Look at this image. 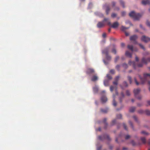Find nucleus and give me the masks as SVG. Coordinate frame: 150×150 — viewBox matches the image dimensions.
Segmentation results:
<instances>
[{
	"instance_id": "1",
	"label": "nucleus",
	"mask_w": 150,
	"mask_h": 150,
	"mask_svg": "<svg viewBox=\"0 0 150 150\" xmlns=\"http://www.w3.org/2000/svg\"><path fill=\"white\" fill-rule=\"evenodd\" d=\"M109 50V47H107L104 50L102 51V53L105 54L106 55V60L104 59L103 60V61L105 65L108 64L109 61H110L111 59V57L108 54Z\"/></svg>"
},
{
	"instance_id": "2",
	"label": "nucleus",
	"mask_w": 150,
	"mask_h": 150,
	"mask_svg": "<svg viewBox=\"0 0 150 150\" xmlns=\"http://www.w3.org/2000/svg\"><path fill=\"white\" fill-rule=\"evenodd\" d=\"M129 16L135 20H138L142 17V14L139 13H136L134 11L131 12L129 14Z\"/></svg>"
},
{
	"instance_id": "3",
	"label": "nucleus",
	"mask_w": 150,
	"mask_h": 150,
	"mask_svg": "<svg viewBox=\"0 0 150 150\" xmlns=\"http://www.w3.org/2000/svg\"><path fill=\"white\" fill-rule=\"evenodd\" d=\"M106 22L109 26L111 25V23L109 18H105L102 21L99 22L97 24V27L99 28H100L104 27L105 25L104 22Z\"/></svg>"
},
{
	"instance_id": "4",
	"label": "nucleus",
	"mask_w": 150,
	"mask_h": 150,
	"mask_svg": "<svg viewBox=\"0 0 150 150\" xmlns=\"http://www.w3.org/2000/svg\"><path fill=\"white\" fill-rule=\"evenodd\" d=\"M139 76L140 79L141 83L143 84L148 80L149 78H150V74H144L143 78H142L140 75H139Z\"/></svg>"
},
{
	"instance_id": "5",
	"label": "nucleus",
	"mask_w": 150,
	"mask_h": 150,
	"mask_svg": "<svg viewBox=\"0 0 150 150\" xmlns=\"http://www.w3.org/2000/svg\"><path fill=\"white\" fill-rule=\"evenodd\" d=\"M113 83L115 85V86H111L110 87V90L111 92H112V91L115 90V95H118V93L117 91V85L118 83L117 81H115L113 82Z\"/></svg>"
},
{
	"instance_id": "6",
	"label": "nucleus",
	"mask_w": 150,
	"mask_h": 150,
	"mask_svg": "<svg viewBox=\"0 0 150 150\" xmlns=\"http://www.w3.org/2000/svg\"><path fill=\"white\" fill-rule=\"evenodd\" d=\"M128 64L130 66L132 65L134 68L135 69H136L137 67H142L143 66V64L142 63H139L137 65L134 61H131V60L129 61Z\"/></svg>"
},
{
	"instance_id": "7",
	"label": "nucleus",
	"mask_w": 150,
	"mask_h": 150,
	"mask_svg": "<svg viewBox=\"0 0 150 150\" xmlns=\"http://www.w3.org/2000/svg\"><path fill=\"white\" fill-rule=\"evenodd\" d=\"M112 77L109 74H107L105 79L103 81V83L104 86H109V82L110 80L111 79Z\"/></svg>"
},
{
	"instance_id": "8",
	"label": "nucleus",
	"mask_w": 150,
	"mask_h": 150,
	"mask_svg": "<svg viewBox=\"0 0 150 150\" xmlns=\"http://www.w3.org/2000/svg\"><path fill=\"white\" fill-rule=\"evenodd\" d=\"M103 8L105 10V13L107 15L109 14V12L110 11V8L109 4H108L105 3L103 5Z\"/></svg>"
},
{
	"instance_id": "9",
	"label": "nucleus",
	"mask_w": 150,
	"mask_h": 150,
	"mask_svg": "<svg viewBox=\"0 0 150 150\" xmlns=\"http://www.w3.org/2000/svg\"><path fill=\"white\" fill-rule=\"evenodd\" d=\"M105 90L103 91L101 93V95H102V97L101 98V100L103 103H105L107 101V98L106 96H104V94L105 93Z\"/></svg>"
},
{
	"instance_id": "10",
	"label": "nucleus",
	"mask_w": 150,
	"mask_h": 150,
	"mask_svg": "<svg viewBox=\"0 0 150 150\" xmlns=\"http://www.w3.org/2000/svg\"><path fill=\"white\" fill-rule=\"evenodd\" d=\"M98 139L100 140H103L104 139H107L108 141H110L111 140V139L109 136L107 134H105L101 136H99L98 137Z\"/></svg>"
},
{
	"instance_id": "11",
	"label": "nucleus",
	"mask_w": 150,
	"mask_h": 150,
	"mask_svg": "<svg viewBox=\"0 0 150 150\" xmlns=\"http://www.w3.org/2000/svg\"><path fill=\"white\" fill-rule=\"evenodd\" d=\"M142 62L145 64H147L148 62H150V57L147 58L143 57L142 60Z\"/></svg>"
},
{
	"instance_id": "12",
	"label": "nucleus",
	"mask_w": 150,
	"mask_h": 150,
	"mask_svg": "<svg viewBox=\"0 0 150 150\" xmlns=\"http://www.w3.org/2000/svg\"><path fill=\"white\" fill-rule=\"evenodd\" d=\"M141 39L142 41L145 42L150 41V38L144 35H143Z\"/></svg>"
},
{
	"instance_id": "13",
	"label": "nucleus",
	"mask_w": 150,
	"mask_h": 150,
	"mask_svg": "<svg viewBox=\"0 0 150 150\" xmlns=\"http://www.w3.org/2000/svg\"><path fill=\"white\" fill-rule=\"evenodd\" d=\"M93 91L94 93H97L99 90V87L98 86L95 85L93 87Z\"/></svg>"
},
{
	"instance_id": "14",
	"label": "nucleus",
	"mask_w": 150,
	"mask_h": 150,
	"mask_svg": "<svg viewBox=\"0 0 150 150\" xmlns=\"http://www.w3.org/2000/svg\"><path fill=\"white\" fill-rule=\"evenodd\" d=\"M141 3L143 5H150V0H142Z\"/></svg>"
},
{
	"instance_id": "15",
	"label": "nucleus",
	"mask_w": 150,
	"mask_h": 150,
	"mask_svg": "<svg viewBox=\"0 0 150 150\" xmlns=\"http://www.w3.org/2000/svg\"><path fill=\"white\" fill-rule=\"evenodd\" d=\"M140 89L139 88L134 89V93L135 97H137V96L140 93Z\"/></svg>"
},
{
	"instance_id": "16",
	"label": "nucleus",
	"mask_w": 150,
	"mask_h": 150,
	"mask_svg": "<svg viewBox=\"0 0 150 150\" xmlns=\"http://www.w3.org/2000/svg\"><path fill=\"white\" fill-rule=\"evenodd\" d=\"M137 37H138L137 35H134L130 37V40L131 41H134V43H136V42L135 40L137 38Z\"/></svg>"
},
{
	"instance_id": "17",
	"label": "nucleus",
	"mask_w": 150,
	"mask_h": 150,
	"mask_svg": "<svg viewBox=\"0 0 150 150\" xmlns=\"http://www.w3.org/2000/svg\"><path fill=\"white\" fill-rule=\"evenodd\" d=\"M98 79V77L97 75H93L91 78V80L93 81H95Z\"/></svg>"
},
{
	"instance_id": "18",
	"label": "nucleus",
	"mask_w": 150,
	"mask_h": 150,
	"mask_svg": "<svg viewBox=\"0 0 150 150\" xmlns=\"http://www.w3.org/2000/svg\"><path fill=\"white\" fill-rule=\"evenodd\" d=\"M86 72L88 74H91L93 73L94 71L93 69L89 68L87 69Z\"/></svg>"
},
{
	"instance_id": "19",
	"label": "nucleus",
	"mask_w": 150,
	"mask_h": 150,
	"mask_svg": "<svg viewBox=\"0 0 150 150\" xmlns=\"http://www.w3.org/2000/svg\"><path fill=\"white\" fill-rule=\"evenodd\" d=\"M95 14L100 17H103L104 15L103 13L97 11L95 13Z\"/></svg>"
},
{
	"instance_id": "20",
	"label": "nucleus",
	"mask_w": 150,
	"mask_h": 150,
	"mask_svg": "<svg viewBox=\"0 0 150 150\" xmlns=\"http://www.w3.org/2000/svg\"><path fill=\"white\" fill-rule=\"evenodd\" d=\"M108 108H101L100 109V111L103 113H106L108 111Z\"/></svg>"
},
{
	"instance_id": "21",
	"label": "nucleus",
	"mask_w": 150,
	"mask_h": 150,
	"mask_svg": "<svg viewBox=\"0 0 150 150\" xmlns=\"http://www.w3.org/2000/svg\"><path fill=\"white\" fill-rule=\"evenodd\" d=\"M127 47L128 49L130 50L132 52L134 51H137V50L136 48L134 49L132 45H128Z\"/></svg>"
},
{
	"instance_id": "22",
	"label": "nucleus",
	"mask_w": 150,
	"mask_h": 150,
	"mask_svg": "<svg viewBox=\"0 0 150 150\" xmlns=\"http://www.w3.org/2000/svg\"><path fill=\"white\" fill-rule=\"evenodd\" d=\"M119 25V24L117 22H115L112 25L111 24V25L110 26H111V27L114 28H117L118 27Z\"/></svg>"
},
{
	"instance_id": "23",
	"label": "nucleus",
	"mask_w": 150,
	"mask_h": 150,
	"mask_svg": "<svg viewBox=\"0 0 150 150\" xmlns=\"http://www.w3.org/2000/svg\"><path fill=\"white\" fill-rule=\"evenodd\" d=\"M120 4L122 6L123 8H125V3L122 0H118Z\"/></svg>"
},
{
	"instance_id": "24",
	"label": "nucleus",
	"mask_w": 150,
	"mask_h": 150,
	"mask_svg": "<svg viewBox=\"0 0 150 150\" xmlns=\"http://www.w3.org/2000/svg\"><path fill=\"white\" fill-rule=\"evenodd\" d=\"M113 100L112 102V104L114 106H116L117 105V103L115 100V95L113 94Z\"/></svg>"
},
{
	"instance_id": "25",
	"label": "nucleus",
	"mask_w": 150,
	"mask_h": 150,
	"mask_svg": "<svg viewBox=\"0 0 150 150\" xmlns=\"http://www.w3.org/2000/svg\"><path fill=\"white\" fill-rule=\"evenodd\" d=\"M125 95L123 93H121V96L119 97V100L120 102H121L123 98H124Z\"/></svg>"
},
{
	"instance_id": "26",
	"label": "nucleus",
	"mask_w": 150,
	"mask_h": 150,
	"mask_svg": "<svg viewBox=\"0 0 150 150\" xmlns=\"http://www.w3.org/2000/svg\"><path fill=\"white\" fill-rule=\"evenodd\" d=\"M136 109V108L134 107H131L129 109V111L131 112H134Z\"/></svg>"
},
{
	"instance_id": "27",
	"label": "nucleus",
	"mask_w": 150,
	"mask_h": 150,
	"mask_svg": "<svg viewBox=\"0 0 150 150\" xmlns=\"http://www.w3.org/2000/svg\"><path fill=\"white\" fill-rule=\"evenodd\" d=\"M106 120L107 119L106 118H104L103 120V122L105 126V128H106V126L108 125V124L106 122Z\"/></svg>"
},
{
	"instance_id": "28",
	"label": "nucleus",
	"mask_w": 150,
	"mask_h": 150,
	"mask_svg": "<svg viewBox=\"0 0 150 150\" xmlns=\"http://www.w3.org/2000/svg\"><path fill=\"white\" fill-rule=\"evenodd\" d=\"M125 55H126L129 57H132V54L129 53L128 51H127L125 52Z\"/></svg>"
},
{
	"instance_id": "29",
	"label": "nucleus",
	"mask_w": 150,
	"mask_h": 150,
	"mask_svg": "<svg viewBox=\"0 0 150 150\" xmlns=\"http://www.w3.org/2000/svg\"><path fill=\"white\" fill-rule=\"evenodd\" d=\"M141 140L142 143L144 144H145L146 142V139L145 137H142L141 138Z\"/></svg>"
},
{
	"instance_id": "30",
	"label": "nucleus",
	"mask_w": 150,
	"mask_h": 150,
	"mask_svg": "<svg viewBox=\"0 0 150 150\" xmlns=\"http://www.w3.org/2000/svg\"><path fill=\"white\" fill-rule=\"evenodd\" d=\"M116 117L118 119H122V115L121 114H118L117 115Z\"/></svg>"
},
{
	"instance_id": "31",
	"label": "nucleus",
	"mask_w": 150,
	"mask_h": 150,
	"mask_svg": "<svg viewBox=\"0 0 150 150\" xmlns=\"http://www.w3.org/2000/svg\"><path fill=\"white\" fill-rule=\"evenodd\" d=\"M129 28H128V27H125L124 26H122L121 27V30L122 31H125L126 30L128 29Z\"/></svg>"
},
{
	"instance_id": "32",
	"label": "nucleus",
	"mask_w": 150,
	"mask_h": 150,
	"mask_svg": "<svg viewBox=\"0 0 150 150\" xmlns=\"http://www.w3.org/2000/svg\"><path fill=\"white\" fill-rule=\"evenodd\" d=\"M122 66L125 69H127L128 67V66L127 64L126 63H123L122 64Z\"/></svg>"
},
{
	"instance_id": "33",
	"label": "nucleus",
	"mask_w": 150,
	"mask_h": 150,
	"mask_svg": "<svg viewBox=\"0 0 150 150\" xmlns=\"http://www.w3.org/2000/svg\"><path fill=\"white\" fill-rule=\"evenodd\" d=\"M112 52L113 53H114L115 54H116L117 51L115 47H114L112 49Z\"/></svg>"
},
{
	"instance_id": "34",
	"label": "nucleus",
	"mask_w": 150,
	"mask_h": 150,
	"mask_svg": "<svg viewBox=\"0 0 150 150\" xmlns=\"http://www.w3.org/2000/svg\"><path fill=\"white\" fill-rule=\"evenodd\" d=\"M123 137V136L120 135L118 137V138H116L115 139V141L117 142H118V140H119L120 138L121 139Z\"/></svg>"
},
{
	"instance_id": "35",
	"label": "nucleus",
	"mask_w": 150,
	"mask_h": 150,
	"mask_svg": "<svg viewBox=\"0 0 150 150\" xmlns=\"http://www.w3.org/2000/svg\"><path fill=\"white\" fill-rule=\"evenodd\" d=\"M126 95L127 96H129L131 95V93L129 90H127L126 91Z\"/></svg>"
},
{
	"instance_id": "36",
	"label": "nucleus",
	"mask_w": 150,
	"mask_h": 150,
	"mask_svg": "<svg viewBox=\"0 0 150 150\" xmlns=\"http://www.w3.org/2000/svg\"><path fill=\"white\" fill-rule=\"evenodd\" d=\"M116 123V120L115 119L113 120L111 122V124L113 125H115Z\"/></svg>"
},
{
	"instance_id": "37",
	"label": "nucleus",
	"mask_w": 150,
	"mask_h": 150,
	"mask_svg": "<svg viewBox=\"0 0 150 150\" xmlns=\"http://www.w3.org/2000/svg\"><path fill=\"white\" fill-rule=\"evenodd\" d=\"M133 118L134 119V120L137 122H138V120L137 117L135 115H134L133 116Z\"/></svg>"
},
{
	"instance_id": "38",
	"label": "nucleus",
	"mask_w": 150,
	"mask_h": 150,
	"mask_svg": "<svg viewBox=\"0 0 150 150\" xmlns=\"http://www.w3.org/2000/svg\"><path fill=\"white\" fill-rule=\"evenodd\" d=\"M116 4V2L114 1H112L111 2L112 6V7H114L115 6V5Z\"/></svg>"
},
{
	"instance_id": "39",
	"label": "nucleus",
	"mask_w": 150,
	"mask_h": 150,
	"mask_svg": "<svg viewBox=\"0 0 150 150\" xmlns=\"http://www.w3.org/2000/svg\"><path fill=\"white\" fill-rule=\"evenodd\" d=\"M146 114L148 115H150V111L149 110H146L145 111Z\"/></svg>"
},
{
	"instance_id": "40",
	"label": "nucleus",
	"mask_w": 150,
	"mask_h": 150,
	"mask_svg": "<svg viewBox=\"0 0 150 150\" xmlns=\"http://www.w3.org/2000/svg\"><path fill=\"white\" fill-rule=\"evenodd\" d=\"M130 83L131 84L132 83L131 80V77L130 76H128L127 77Z\"/></svg>"
},
{
	"instance_id": "41",
	"label": "nucleus",
	"mask_w": 150,
	"mask_h": 150,
	"mask_svg": "<svg viewBox=\"0 0 150 150\" xmlns=\"http://www.w3.org/2000/svg\"><path fill=\"white\" fill-rule=\"evenodd\" d=\"M117 16V14L115 13H113L111 15V17L113 18H115Z\"/></svg>"
},
{
	"instance_id": "42",
	"label": "nucleus",
	"mask_w": 150,
	"mask_h": 150,
	"mask_svg": "<svg viewBox=\"0 0 150 150\" xmlns=\"http://www.w3.org/2000/svg\"><path fill=\"white\" fill-rule=\"evenodd\" d=\"M126 14V12L125 11H123L121 12V15L122 16H125Z\"/></svg>"
},
{
	"instance_id": "43",
	"label": "nucleus",
	"mask_w": 150,
	"mask_h": 150,
	"mask_svg": "<svg viewBox=\"0 0 150 150\" xmlns=\"http://www.w3.org/2000/svg\"><path fill=\"white\" fill-rule=\"evenodd\" d=\"M142 134L145 135H148L149 134V133L147 132H141Z\"/></svg>"
},
{
	"instance_id": "44",
	"label": "nucleus",
	"mask_w": 150,
	"mask_h": 150,
	"mask_svg": "<svg viewBox=\"0 0 150 150\" xmlns=\"http://www.w3.org/2000/svg\"><path fill=\"white\" fill-rule=\"evenodd\" d=\"M131 143L132 144V145L133 146H135L136 144V142H134L133 140H132L131 141Z\"/></svg>"
},
{
	"instance_id": "45",
	"label": "nucleus",
	"mask_w": 150,
	"mask_h": 150,
	"mask_svg": "<svg viewBox=\"0 0 150 150\" xmlns=\"http://www.w3.org/2000/svg\"><path fill=\"white\" fill-rule=\"evenodd\" d=\"M136 98H137L139 100H141L142 98V96L141 95H138L137 96V97H135Z\"/></svg>"
},
{
	"instance_id": "46",
	"label": "nucleus",
	"mask_w": 150,
	"mask_h": 150,
	"mask_svg": "<svg viewBox=\"0 0 150 150\" xmlns=\"http://www.w3.org/2000/svg\"><path fill=\"white\" fill-rule=\"evenodd\" d=\"M130 137V136L127 135L125 136V138L126 139H128Z\"/></svg>"
},
{
	"instance_id": "47",
	"label": "nucleus",
	"mask_w": 150,
	"mask_h": 150,
	"mask_svg": "<svg viewBox=\"0 0 150 150\" xmlns=\"http://www.w3.org/2000/svg\"><path fill=\"white\" fill-rule=\"evenodd\" d=\"M114 9L115 11H118L120 10V8L116 6L114 8Z\"/></svg>"
},
{
	"instance_id": "48",
	"label": "nucleus",
	"mask_w": 150,
	"mask_h": 150,
	"mask_svg": "<svg viewBox=\"0 0 150 150\" xmlns=\"http://www.w3.org/2000/svg\"><path fill=\"white\" fill-rule=\"evenodd\" d=\"M139 45L140 47L143 49L144 50H145V49L144 48V47L141 44H139Z\"/></svg>"
},
{
	"instance_id": "49",
	"label": "nucleus",
	"mask_w": 150,
	"mask_h": 150,
	"mask_svg": "<svg viewBox=\"0 0 150 150\" xmlns=\"http://www.w3.org/2000/svg\"><path fill=\"white\" fill-rule=\"evenodd\" d=\"M120 76H117L115 79V81H118L119 80V79L120 78Z\"/></svg>"
},
{
	"instance_id": "50",
	"label": "nucleus",
	"mask_w": 150,
	"mask_h": 150,
	"mask_svg": "<svg viewBox=\"0 0 150 150\" xmlns=\"http://www.w3.org/2000/svg\"><path fill=\"white\" fill-rule=\"evenodd\" d=\"M123 84L124 86L127 87L128 86V84L126 81H124L123 82Z\"/></svg>"
},
{
	"instance_id": "51",
	"label": "nucleus",
	"mask_w": 150,
	"mask_h": 150,
	"mask_svg": "<svg viewBox=\"0 0 150 150\" xmlns=\"http://www.w3.org/2000/svg\"><path fill=\"white\" fill-rule=\"evenodd\" d=\"M146 24L147 26L150 28V22L149 21H147L146 22Z\"/></svg>"
},
{
	"instance_id": "52",
	"label": "nucleus",
	"mask_w": 150,
	"mask_h": 150,
	"mask_svg": "<svg viewBox=\"0 0 150 150\" xmlns=\"http://www.w3.org/2000/svg\"><path fill=\"white\" fill-rule=\"evenodd\" d=\"M123 126L124 127V128L125 129V130H127V127L126 125L124 123L123 124Z\"/></svg>"
},
{
	"instance_id": "53",
	"label": "nucleus",
	"mask_w": 150,
	"mask_h": 150,
	"mask_svg": "<svg viewBox=\"0 0 150 150\" xmlns=\"http://www.w3.org/2000/svg\"><path fill=\"white\" fill-rule=\"evenodd\" d=\"M93 5V4L91 3H90L88 5V8H91Z\"/></svg>"
},
{
	"instance_id": "54",
	"label": "nucleus",
	"mask_w": 150,
	"mask_h": 150,
	"mask_svg": "<svg viewBox=\"0 0 150 150\" xmlns=\"http://www.w3.org/2000/svg\"><path fill=\"white\" fill-rule=\"evenodd\" d=\"M134 79L136 84H137V85H138L139 84V83L137 81V80L135 78H134Z\"/></svg>"
},
{
	"instance_id": "55",
	"label": "nucleus",
	"mask_w": 150,
	"mask_h": 150,
	"mask_svg": "<svg viewBox=\"0 0 150 150\" xmlns=\"http://www.w3.org/2000/svg\"><path fill=\"white\" fill-rule=\"evenodd\" d=\"M119 59V57L118 56H117L116 57L115 60V62H116L117 61V60Z\"/></svg>"
},
{
	"instance_id": "56",
	"label": "nucleus",
	"mask_w": 150,
	"mask_h": 150,
	"mask_svg": "<svg viewBox=\"0 0 150 150\" xmlns=\"http://www.w3.org/2000/svg\"><path fill=\"white\" fill-rule=\"evenodd\" d=\"M115 72V70L113 69H111L110 71V72L112 74H114Z\"/></svg>"
},
{
	"instance_id": "57",
	"label": "nucleus",
	"mask_w": 150,
	"mask_h": 150,
	"mask_svg": "<svg viewBox=\"0 0 150 150\" xmlns=\"http://www.w3.org/2000/svg\"><path fill=\"white\" fill-rule=\"evenodd\" d=\"M149 53L148 52H146L144 53L143 54L144 55H148L149 54Z\"/></svg>"
},
{
	"instance_id": "58",
	"label": "nucleus",
	"mask_w": 150,
	"mask_h": 150,
	"mask_svg": "<svg viewBox=\"0 0 150 150\" xmlns=\"http://www.w3.org/2000/svg\"><path fill=\"white\" fill-rule=\"evenodd\" d=\"M102 130V129H101V128L100 127H99L98 129H96V130L97 131H100L101 130Z\"/></svg>"
},
{
	"instance_id": "59",
	"label": "nucleus",
	"mask_w": 150,
	"mask_h": 150,
	"mask_svg": "<svg viewBox=\"0 0 150 150\" xmlns=\"http://www.w3.org/2000/svg\"><path fill=\"white\" fill-rule=\"evenodd\" d=\"M102 36L104 38H105L106 37V34L105 33H103V34Z\"/></svg>"
},
{
	"instance_id": "60",
	"label": "nucleus",
	"mask_w": 150,
	"mask_h": 150,
	"mask_svg": "<svg viewBox=\"0 0 150 150\" xmlns=\"http://www.w3.org/2000/svg\"><path fill=\"white\" fill-rule=\"evenodd\" d=\"M148 84L149 86V91H150V81H148Z\"/></svg>"
},
{
	"instance_id": "61",
	"label": "nucleus",
	"mask_w": 150,
	"mask_h": 150,
	"mask_svg": "<svg viewBox=\"0 0 150 150\" xmlns=\"http://www.w3.org/2000/svg\"><path fill=\"white\" fill-rule=\"evenodd\" d=\"M129 125L132 126V127L133 126V125H132V122L131 121H129Z\"/></svg>"
},
{
	"instance_id": "62",
	"label": "nucleus",
	"mask_w": 150,
	"mask_h": 150,
	"mask_svg": "<svg viewBox=\"0 0 150 150\" xmlns=\"http://www.w3.org/2000/svg\"><path fill=\"white\" fill-rule=\"evenodd\" d=\"M140 27L141 28H142L143 30H145V28L142 26V25L140 24Z\"/></svg>"
},
{
	"instance_id": "63",
	"label": "nucleus",
	"mask_w": 150,
	"mask_h": 150,
	"mask_svg": "<svg viewBox=\"0 0 150 150\" xmlns=\"http://www.w3.org/2000/svg\"><path fill=\"white\" fill-rule=\"evenodd\" d=\"M120 65H117L116 66V68L117 69L119 70V68H120Z\"/></svg>"
},
{
	"instance_id": "64",
	"label": "nucleus",
	"mask_w": 150,
	"mask_h": 150,
	"mask_svg": "<svg viewBox=\"0 0 150 150\" xmlns=\"http://www.w3.org/2000/svg\"><path fill=\"white\" fill-rule=\"evenodd\" d=\"M147 103L148 105H150V100H148L147 101Z\"/></svg>"
}]
</instances>
